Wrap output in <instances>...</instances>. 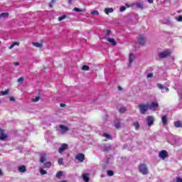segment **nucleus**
Segmentation results:
<instances>
[{
  "mask_svg": "<svg viewBox=\"0 0 182 182\" xmlns=\"http://www.w3.org/2000/svg\"><path fill=\"white\" fill-rule=\"evenodd\" d=\"M138 169L139 170V173H141L143 175L149 174V169L144 164H140L139 166H138Z\"/></svg>",
  "mask_w": 182,
  "mask_h": 182,
  "instance_id": "1",
  "label": "nucleus"
},
{
  "mask_svg": "<svg viewBox=\"0 0 182 182\" xmlns=\"http://www.w3.org/2000/svg\"><path fill=\"white\" fill-rule=\"evenodd\" d=\"M139 112L141 113V114H144L146 113V110H149V104L144 105V104H141L139 105Z\"/></svg>",
  "mask_w": 182,
  "mask_h": 182,
  "instance_id": "2",
  "label": "nucleus"
},
{
  "mask_svg": "<svg viewBox=\"0 0 182 182\" xmlns=\"http://www.w3.org/2000/svg\"><path fill=\"white\" fill-rule=\"evenodd\" d=\"M171 55V51L170 50H166L163 52L159 53V56L161 59H164V58H167Z\"/></svg>",
  "mask_w": 182,
  "mask_h": 182,
  "instance_id": "3",
  "label": "nucleus"
},
{
  "mask_svg": "<svg viewBox=\"0 0 182 182\" xmlns=\"http://www.w3.org/2000/svg\"><path fill=\"white\" fill-rule=\"evenodd\" d=\"M159 157L160 159H162V160H164L165 159H167L168 157V152L166 150L160 151L159 153Z\"/></svg>",
  "mask_w": 182,
  "mask_h": 182,
  "instance_id": "4",
  "label": "nucleus"
},
{
  "mask_svg": "<svg viewBox=\"0 0 182 182\" xmlns=\"http://www.w3.org/2000/svg\"><path fill=\"white\" fill-rule=\"evenodd\" d=\"M146 123L149 127H151L153 124H154V117L153 116H148L146 117Z\"/></svg>",
  "mask_w": 182,
  "mask_h": 182,
  "instance_id": "5",
  "label": "nucleus"
},
{
  "mask_svg": "<svg viewBox=\"0 0 182 182\" xmlns=\"http://www.w3.org/2000/svg\"><path fill=\"white\" fill-rule=\"evenodd\" d=\"M149 106L150 110L156 112V110H157V107H159V102H157V101L152 102L150 105H149Z\"/></svg>",
  "mask_w": 182,
  "mask_h": 182,
  "instance_id": "6",
  "label": "nucleus"
},
{
  "mask_svg": "<svg viewBox=\"0 0 182 182\" xmlns=\"http://www.w3.org/2000/svg\"><path fill=\"white\" fill-rule=\"evenodd\" d=\"M41 164H43L41 168H49L51 166L50 161H46V160H41Z\"/></svg>",
  "mask_w": 182,
  "mask_h": 182,
  "instance_id": "7",
  "label": "nucleus"
},
{
  "mask_svg": "<svg viewBox=\"0 0 182 182\" xmlns=\"http://www.w3.org/2000/svg\"><path fill=\"white\" fill-rule=\"evenodd\" d=\"M67 132H69V127L65 125H60V133L61 134H65Z\"/></svg>",
  "mask_w": 182,
  "mask_h": 182,
  "instance_id": "8",
  "label": "nucleus"
},
{
  "mask_svg": "<svg viewBox=\"0 0 182 182\" xmlns=\"http://www.w3.org/2000/svg\"><path fill=\"white\" fill-rule=\"evenodd\" d=\"M68 147H69V146L67 144H62L61 146L58 149V153H63V151L68 150Z\"/></svg>",
  "mask_w": 182,
  "mask_h": 182,
  "instance_id": "9",
  "label": "nucleus"
},
{
  "mask_svg": "<svg viewBox=\"0 0 182 182\" xmlns=\"http://www.w3.org/2000/svg\"><path fill=\"white\" fill-rule=\"evenodd\" d=\"M138 43L143 46L146 43V37L144 36H139L138 38Z\"/></svg>",
  "mask_w": 182,
  "mask_h": 182,
  "instance_id": "10",
  "label": "nucleus"
},
{
  "mask_svg": "<svg viewBox=\"0 0 182 182\" xmlns=\"http://www.w3.org/2000/svg\"><path fill=\"white\" fill-rule=\"evenodd\" d=\"M136 59V56H134V54L130 53L129 56V64L128 66H132V63L134 62V60Z\"/></svg>",
  "mask_w": 182,
  "mask_h": 182,
  "instance_id": "11",
  "label": "nucleus"
},
{
  "mask_svg": "<svg viewBox=\"0 0 182 182\" xmlns=\"http://www.w3.org/2000/svg\"><path fill=\"white\" fill-rule=\"evenodd\" d=\"M102 151H110V150H112V146L109 144H104L102 146Z\"/></svg>",
  "mask_w": 182,
  "mask_h": 182,
  "instance_id": "12",
  "label": "nucleus"
},
{
  "mask_svg": "<svg viewBox=\"0 0 182 182\" xmlns=\"http://www.w3.org/2000/svg\"><path fill=\"white\" fill-rule=\"evenodd\" d=\"M157 86H158L159 89H160L161 90L162 93H166V92L167 93V92H168V88L163 86V85L158 84Z\"/></svg>",
  "mask_w": 182,
  "mask_h": 182,
  "instance_id": "13",
  "label": "nucleus"
},
{
  "mask_svg": "<svg viewBox=\"0 0 182 182\" xmlns=\"http://www.w3.org/2000/svg\"><path fill=\"white\" fill-rule=\"evenodd\" d=\"M8 138V135L5 134V131L4 129H0V140H5V139Z\"/></svg>",
  "mask_w": 182,
  "mask_h": 182,
  "instance_id": "14",
  "label": "nucleus"
},
{
  "mask_svg": "<svg viewBox=\"0 0 182 182\" xmlns=\"http://www.w3.org/2000/svg\"><path fill=\"white\" fill-rule=\"evenodd\" d=\"M144 5L143 2H136L133 4V6H136L138 9H143Z\"/></svg>",
  "mask_w": 182,
  "mask_h": 182,
  "instance_id": "15",
  "label": "nucleus"
},
{
  "mask_svg": "<svg viewBox=\"0 0 182 182\" xmlns=\"http://www.w3.org/2000/svg\"><path fill=\"white\" fill-rule=\"evenodd\" d=\"M18 171H19V173L26 172V166L25 165L18 166Z\"/></svg>",
  "mask_w": 182,
  "mask_h": 182,
  "instance_id": "16",
  "label": "nucleus"
},
{
  "mask_svg": "<svg viewBox=\"0 0 182 182\" xmlns=\"http://www.w3.org/2000/svg\"><path fill=\"white\" fill-rule=\"evenodd\" d=\"M75 160H85V154H78L75 156Z\"/></svg>",
  "mask_w": 182,
  "mask_h": 182,
  "instance_id": "17",
  "label": "nucleus"
},
{
  "mask_svg": "<svg viewBox=\"0 0 182 182\" xmlns=\"http://www.w3.org/2000/svg\"><path fill=\"white\" fill-rule=\"evenodd\" d=\"M82 178H83L84 182H89V174L87 173H84L82 175Z\"/></svg>",
  "mask_w": 182,
  "mask_h": 182,
  "instance_id": "18",
  "label": "nucleus"
},
{
  "mask_svg": "<svg viewBox=\"0 0 182 182\" xmlns=\"http://www.w3.org/2000/svg\"><path fill=\"white\" fill-rule=\"evenodd\" d=\"M107 41L111 43L113 46H116V41L112 38H107Z\"/></svg>",
  "mask_w": 182,
  "mask_h": 182,
  "instance_id": "19",
  "label": "nucleus"
},
{
  "mask_svg": "<svg viewBox=\"0 0 182 182\" xmlns=\"http://www.w3.org/2000/svg\"><path fill=\"white\" fill-rule=\"evenodd\" d=\"M161 122L164 126H166L167 124V116H163L161 117Z\"/></svg>",
  "mask_w": 182,
  "mask_h": 182,
  "instance_id": "20",
  "label": "nucleus"
},
{
  "mask_svg": "<svg viewBox=\"0 0 182 182\" xmlns=\"http://www.w3.org/2000/svg\"><path fill=\"white\" fill-rule=\"evenodd\" d=\"M105 13L107 14V15H109V14H112L113 13V9L112 8H106L105 9Z\"/></svg>",
  "mask_w": 182,
  "mask_h": 182,
  "instance_id": "21",
  "label": "nucleus"
},
{
  "mask_svg": "<svg viewBox=\"0 0 182 182\" xmlns=\"http://www.w3.org/2000/svg\"><path fill=\"white\" fill-rule=\"evenodd\" d=\"M9 14H8V13H1L0 14V19L1 18H9Z\"/></svg>",
  "mask_w": 182,
  "mask_h": 182,
  "instance_id": "22",
  "label": "nucleus"
},
{
  "mask_svg": "<svg viewBox=\"0 0 182 182\" xmlns=\"http://www.w3.org/2000/svg\"><path fill=\"white\" fill-rule=\"evenodd\" d=\"M15 46H19V42H14L9 47V49H12L13 48H15Z\"/></svg>",
  "mask_w": 182,
  "mask_h": 182,
  "instance_id": "23",
  "label": "nucleus"
},
{
  "mask_svg": "<svg viewBox=\"0 0 182 182\" xmlns=\"http://www.w3.org/2000/svg\"><path fill=\"white\" fill-rule=\"evenodd\" d=\"M39 173H41V175L48 174V172L44 170L43 168H39Z\"/></svg>",
  "mask_w": 182,
  "mask_h": 182,
  "instance_id": "24",
  "label": "nucleus"
},
{
  "mask_svg": "<svg viewBox=\"0 0 182 182\" xmlns=\"http://www.w3.org/2000/svg\"><path fill=\"white\" fill-rule=\"evenodd\" d=\"M175 127H182V123L180 121H176L174 122Z\"/></svg>",
  "mask_w": 182,
  "mask_h": 182,
  "instance_id": "25",
  "label": "nucleus"
},
{
  "mask_svg": "<svg viewBox=\"0 0 182 182\" xmlns=\"http://www.w3.org/2000/svg\"><path fill=\"white\" fill-rule=\"evenodd\" d=\"M33 46L36 48H42L43 46L41 43H33Z\"/></svg>",
  "mask_w": 182,
  "mask_h": 182,
  "instance_id": "26",
  "label": "nucleus"
},
{
  "mask_svg": "<svg viewBox=\"0 0 182 182\" xmlns=\"http://www.w3.org/2000/svg\"><path fill=\"white\" fill-rule=\"evenodd\" d=\"M133 126L135 127L136 130H139V127H140V124H139V122H135L133 123Z\"/></svg>",
  "mask_w": 182,
  "mask_h": 182,
  "instance_id": "27",
  "label": "nucleus"
},
{
  "mask_svg": "<svg viewBox=\"0 0 182 182\" xmlns=\"http://www.w3.org/2000/svg\"><path fill=\"white\" fill-rule=\"evenodd\" d=\"M2 96H6V95L9 94V90H6L4 91L1 92Z\"/></svg>",
  "mask_w": 182,
  "mask_h": 182,
  "instance_id": "28",
  "label": "nucleus"
},
{
  "mask_svg": "<svg viewBox=\"0 0 182 182\" xmlns=\"http://www.w3.org/2000/svg\"><path fill=\"white\" fill-rule=\"evenodd\" d=\"M73 11H75V12H85V10L79 9L77 7L74 8Z\"/></svg>",
  "mask_w": 182,
  "mask_h": 182,
  "instance_id": "29",
  "label": "nucleus"
},
{
  "mask_svg": "<svg viewBox=\"0 0 182 182\" xmlns=\"http://www.w3.org/2000/svg\"><path fill=\"white\" fill-rule=\"evenodd\" d=\"M103 137H106V139H108L109 140H110V139H112V136H110V134H107V133H105L103 134Z\"/></svg>",
  "mask_w": 182,
  "mask_h": 182,
  "instance_id": "30",
  "label": "nucleus"
},
{
  "mask_svg": "<svg viewBox=\"0 0 182 182\" xmlns=\"http://www.w3.org/2000/svg\"><path fill=\"white\" fill-rule=\"evenodd\" d=\"M40 157V160H46V154H41Z\"/></svg>",
  "mask_w": 182,
  "mask_h": 182,
  "instance_id": "31",
  "label": "nucleus"
},
{
  "mask_svg": "<svg viewBox=\"0 0 182 182\" xmlns=\"http://www.w3.org/2000/svg\"><path fill=\"white\" fill-rule=\"evenodd\" d=\"M118 110L119 113H124L126 108L124 107H121L120 108H118Z\"/></svg>",
  "mask_w": 182,
  "mask_h": 182,
  "instance_id": "32",
  "label": "nucleus"
},
{
  "mask_svg": "<svg viewBox=\"0 0 182 182\" xmlns=\"http://www.w3.org/2000/svg\"><path fill=\"white\" fill-rule=\"evenodd\" d=\"M62 176H63V172L61 171L56 173L57 178H60Z\"/></svg>",
  "mask_w": 182,
  "mask_h": 182,
  "instance_id": "33",
  "label": "nucleus"
},
{
  "mask_svg": "<svg viewBox=\"0 0 182 182\" xmlns=\"http://www.w3.org/2000/svg\"><path fill=\"white\" fill-rule=\"evenodd\" d=\"M114 174V172H113V171H107L108 176H113Z\"/></svg>",
  "mask_w": 182,
  "mask_h": 182,
  "instance_id": "34",
  "label": "nucleus"
},
{
  "mask_svg": "<svg viewBox=\"0 0 182 182\" xmlns=\"http://www.w3.org/2000/svg\"><path fill=\"white\" fill-rule=\"evenodd\" d=\"M39 99H41L40 97H36L35 98L32 99V102H39Z\"/></svg>",
  "mask_w": 182,
  "mask_h": 182,
  "instance_id": "35",
  "label": "nucleus"
},
{
  "mask_svg": "<svg viewBox=\"0 0 182 182\" xmlns=\"http://www.w3.org/2000/svg\"><path fill=\"white\" fill-rule=\"evenodd\" d=\"M176 19L178 22H182V16H179L178 17H176Z\"/></svg>",
  "mask_w": 182,
  "mask_h": 182,
  "instance_id": "36",
  "label": "nucleus"
},
{
  "mask_svg": "<svg viewBox=\"0 0 182 182\" xmlns=\"http://www.w3.org/2000/svg\"><path fill=\"white\" fill-rule=\"evenodd\" d=\"M91 15H97V16H99V11H93L91 12Z\"/></svg>",
  "mask_w": 182,
  "mask_h": 182,
  "instance_id": "37",
  "label": "nucleus"
},
{
  "mask_svg": "<svg viewBox=\"0 0 182 182\" xmlns=\"http://www.w3.org/2000/svg\"><path fill=\"white\" fill-rule=\"evenodd\" d=\"M82 70H89V66H87V65H83V66L82 67Z\"/></svg>",
  "mask_w": 182,
  "mask_h": 182,
  "instance_id": "38",
  "label": "nucleus"
},
{
  "mask_svg": "<svg viewBox=\"0 0 182 182\" xmlns=\"http://www.w3.org/2000/svg\"><path fill=\"white\" fill-rule=\"evenodd\" d=\"M64 19H66V16H63L58 18V21L60 22L61 21H63Z\"/></svg>",
  "mask_w": 182,
  "mask_h": 182,
  "instance_id": "39",
  "label": "nucleus"
},
{
  "mask_svg": "<svg viewBox=\"0 0 182 182\" xmlns=\"http://www.w3.org/2000/svg\"><path fill=\"white\" fill-rule=\"evenodd\" d=\"M23 82V77H19L18 80V83H22Z\"/></svg>",
  "mask_w": 182,
  "mask_h": 182,
  "instance_id": "40",
  "label": "nucleus"
},
{
  "mask_svg": "<svg viewBox=\"0 0 182 182\" xmlns=\"http://www.w3.org/2000/svg\"><path fill=\"white\" fill-rule=\"evenodd\" d=\"M115 127H116V129H119V127H120V122H117L115 124Z\"/></svg>",
  "mask_w": 182,
  "mask_h": 182,
  "instance_id": "41",
  "label": "nucleus"
},
{
  "mask_svg": "<svg viewBox=\"0 0 182 182\" xmlns=\"http://www.w3.org/2000/svg\"><path fill=\"white\" fill-rule=\"evenodd\" d=\"M120 12H123L124 11H126V7L125 6H122L119 9Z\"/></svg>",
  "mask_w": 182,
  "mask_h": 182,
  "instance_id": "42",
  "label": "nucleus"
},
{
  "mask_svg": "<svg viewBox=\"0 0 182 182\" xmlns=\"http://www.w3.org/2000/svg\"><path fill=\"white\" fill-rule=\"evenodd\" d=\"M105 35L106 36H109V35H110V30H106Z\"/></svg>",
  "mask_w": 182,
  "mask_h": 182,
  "instance_id": "43",
  "label": "nucleus"
},
{
  "mask_svg": "<svg viewBox=\"0 0 182 182\" xmlns=\"http://www.w3.org/2000/svg\"><path fill=\"white\" fill-rule=\"evenodd\" d=\"M55 1H56V0H52V1H50V3L49 4V6L52 7V5H53V4L55 3Z\"/></svg>",
  "mask_w": 182,
  "mask_h": 182,
  "instance_id": "44",
  "label": "nucleus"
},
{
  "mask_svg": "<svg viewBox=\"0 0 182 182\" xmlns=\"http://www.w3.org/2000/svg\"><path fill=\"white\" fill-rule=\"evenodd\" d=\"M147 77H153V73H150L147 75Z\"/></svg>",
  "mask_w": 182,
  "mask_h": 182,
  "instance_id": "45",
  "label": "nucleus"
},
{
  "mask_svg": "<svg viewBox=\"0 0 182 182\" xmlns=\"http://www.w3.org/2000/svg\"><path fill=\"white\" fill-rule=\"evenodd\" d=\"M176 182H182V178H180V177H177Z\"/></svg>",
  "mask_w": 182,
  "mask_h": 182,
  "instance_id": "46",
  "label": "nucleus"
},
{
  "mask_svg": "<svg viewBox=\"0 0 182 182\" xmlns=\"http://www.w3.org/2000/svg\"><path fill=\"white\" fill-rule=\"evenodd\" d=\"M125 6H126L127 8H130L132 6H133V4L130 5V4H126Z\"/></svg>",
  "mask_w": 182,
  "mask_h": 182,
  "instance_id": "47",
  "label": "nucleus"
},
{
  "mask_svg": "<svg viewBox=\"0 0 182 182\" xmlns=\"http://www.w3.org/2000/svg\"><path fill=\"white\" fill-rule=\"evenodd\" d=\"M63 160H59L58 161V164H59L60 166H61L63 164Z\"/></svg>",
  "mask_w": 182,
  "mask_h": 182,
  "instance_id": "48",
  "label": "nucleus"
},
{
  "mask_svg": "<svg viewBox=\"0 0 182 182\" xmlns=\"http://www.w3.org/2000/svg\"><path fill=\"white\" fill-rule=\"evenodd\" d=\"M10 102H15V97H10Z\"/></svg>",
  "mask_w": 182,
  "mask_h": 182,
  "instance_id": "49",
  "label": "nucleus"
},
{
  "mask_svg": "<svg viewBox=\"0 0 182 182\" xmlns=\"http://www.w3.org/2000/svg\"><path fill=\"white\" fill-rule=\"evenodd\" d=\"M0 176H4V173L1 169H0Z\"/></svg>",
  "mask_w": 182,
  "mask_h": 182,
  "instance_id": "50",
  "label": "nucleus"
},
{
  "mask_svg": "<svg viewBox=\"0 0 182 182\" xmlns=\"http://www.w3.org/2000/svg\"><path fill=\"white\" fill-rule=\"evenodd\" d=\"M14 66H19V63L18 62L14 63Z\"/></svg>",
  "mask_w": 182,
  "mask_h": 182,
  "instance_id": "51",
  "label": "nucleus"
},
{
  "mask_svg": "<svg viewBox=\"0 0 182 182\" xmlns=\"http://www.w3.org/2000/svg\"><path fill=\"white\" fill-rule=\"evenodd\" d=\"M60 107H65V106H66V105L65 104H60Z\"/></svg>",
  "mask_w": 182,
  "mask_h": 182,
  "instance_id": "52",
  "label": "nucleus"
},
{
  "mask_svg": "<svg viewBox=\"0 0 182 182\" xmlns=\"http://www.w3.org/2000/svg\"><path fill=\"white\" fill-rule=\"evenodd\" d=\"M149 4H153L154 0H147Z\"/></svg>",
  "mask_w": 182,
  "mask_h": 182,
  "instance_id": "53",
  "label": "nucleus"
},
{
  "mask_svg": "<svg viewBox=\"0 0 182 182\" xmlns=\"http://www.w3.org/2000/svg\"><path fill=\"white\" fill-rule=\"evenodd\" d=\"M68 4H72V0H68Z\"/></svg>",
  "mask_w": 182,
  "mask_h": 182,
  "instance_id": "54",
  "label": "nucleus"
},
{
  "mask_svg": "<svg viewBox=\"0 0 182 182\" xmlns=\"http://www.w3.org/2000/svg\"><path fill=\"white\" fill-rule=\"evenodd\" d=\"M164 23H168V21L164 22Z\"/></svg>",
  "mask_w": 182,
  "mask_h": 182,
  "instance_id": "55",
  "label": "nucleus"
},
{
  "mask_svg": "<svg viewBox=\"0 0 182 182\" xmlns=\"http://www.w3.org/2000/svg\"><path fill=\"white\" fill-rule=\"evenodd\" d=\"M118 89H119V90H122V87H119Z\"/></svg>",
  "mask_w": 182,
  "mask_h": 182,
  "instance_id": "56",
  "label": "nucleus"
},
{
  "mask_svg": "<svg viewBox=\"0 0 182 182\" xmlns=\"http://www.w3.org/2000/svg\"><path fill=\"white\" fill-rule=\"evenodd\" d=\"M60 182H67V181H60Z\"/></svg>",
  "mask_w": 182,
  "mask_h": 182,
  "instance_id": "57",
  "label": "nucleus"
},
{
  "mask_svg": "<svg viewBox=\"0 0 182 182\" xmlns=\"http://www.w3.org/2000/svg\"><path fill=\"white\" fill-rule=\"evenodd\" d=\"M80 161V163H82L83 161H82V160H80V161Z\"/></svg>",
  "mask_w": 182,
  "mask_h": 182,
  "instance_id": "58",
  "label": "nucleus"
},
{
  "mask_svg": "<svg viewBox=\"0 0 182 182\" xmlns=\"http://www.w3.org/2000/svg\"><path fill=\"white\" fill-rule=\"evenodd\" d=\"M1 103H2V101H1V100H0V104H1Z\"/></svg>",
  "mask_w": 182,
  "mask_h": 182,
  "instance_id": "59",
  "label": "nucleus"
},
{
  "mask_svg": "<svg viewBox=\"0 0 182 182\" xmlns=\"http://www.w3.org/2000/svg\"><path fill=\"white\" fill-rule=\"evenodd\" d=\"M109 163V161H107V164H108Z\"/></svg>",
  "mask_w": 182,
  "mask_h": 182,
  "instance_id": "60",
  "label": "nucleus"
},
{
  "mask_svg": "<svg viewBox=\"0 0 182 182\" xmlns=\"http://www.w3.org/2000/svg\"><path fill=\"white\" fill-rule=\"evenodd\" d=\"M169 143H171L170 139H168Z\"/></svg>",
  "mask_w": 182,
  "mask_h": 182,
  "instance_id": "61",
  "label": "nucleus"
},
{
  "mask_svg": "<svg viewBox=\"0 0 182 182\" xmlns=\"http://www.w3.org/2000/svg\"><path fill=\"white\" fill-rule=\"evenodd\" d=\"M59 160H63L62 159H59Z\"/></svg>",
  "mask_w": 182,
  "mask_h": 182,
  "instance_id": "62",
  "label": "nucleus"
},
{
  "mask_svg": "<svg viewBox=\"0 0 182 182\" xmlns=\"http://www.w3.org/2000/svg\"><path fill=\"white\" fill-rule=\"evenodd\" d=\"M0 43H1V41H0Z\"/></svg>",
  "mask_w": 182,
  "mask_h": 182,
  "instance_id": "63",
  "label": "nucleus"
}]
</instances>
